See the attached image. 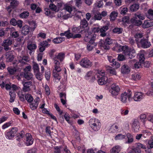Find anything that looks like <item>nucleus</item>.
<instances>
[{"label":"nucleus","mask_w":153,"mask_h":153,"mask_svg":"<svg viewBox=\"0 0 153 153\" xmlns=\"http://www.w3.org/2000/svg\"><path fill=\"white\" fill-rule=\"evenodd\" d=\"M143 36L142 34L140 33L137 34L135 35V40L137 44H138L140 42V41L141 39V38L143 37Z\"/></svg>","instance_id":"nucleus-41"},{"label":"nucleus","mask_w":153,"mask_h":153,"mask_svg":"<svg viewBox=\"0 0 153 153\" xmlns=\"http://www.w3.org/2000/svg\"><path fill=\"white\" fill-rule=\"evenodd\" d=\"M114 41V40L111 39L110 38L107 37L104 43L101 44V47L105 50H108L109 48V45L112 44Z\"/></svg>","instance_id":"nucleus-7"},{"label":"nucleus","mask_w":153,"mask_h":153,"mask_svg":"<svg viewBox=\"0 0 153 153\" xmlns=\"http://www.w3.org/2000/svg\"><path fill=\"white\" fill-rule=\"evenodd\" d=\"M137 18L143 20L145 19V16L143 14L137 13L135 14L134 18L137 19Z\"/></svg>","instance_id":"nucleus-42"},{"label":"nucleus","mask_w":153,"mask_h":153,"mask_svg":"<svg viewBox=\"0 0 153 153\" xmlns=\"http://www.w3.org/2000/svg\"><path fill=\"white\" fill-rule=\"evenodd\" d=\"M5 1L7 2H10V6H9L7 8V10L9 13H10L11 11V10L10 9V7H15L17 5V3L16 1V0H5Z\"/></svg>","instance_id":"nucleus-24"},{"label":"nucleus","mask_w":153,"mask_h":153,"mask_svg":"<svg viewBox=\"0 0 153 153\" xmlns=\"http://www.w3.org/2000/svg\"><path fill=\"white\" fill-rule=\"evenodd\" d=\"M72 30L73 32L74 33H77L79 32V33H83L84 32L83 30H82L80 27L78 26V27H73L72 28Z\"/></svg>","instance_id":"nucleus-32"},{"label":"nucleus","mask_w":153,"mask_h":153,"mask_svg":"<svg viewBox=\"0 0 153 153\" xmlns=\"http://www.w3.org/2000/svg\"><path fill=\"white\" fill-rule=\"evenodd\" d=\"M147 120L153 123V114H149L147 115Z\"/></svg>","instance_id":"nucleus-64"},{"label":"nucleus","mask_w":153,"mask_h":153,"mask_svg":"<svg viewBox=\"0 0 153 153\" xmlns=\"http://www.w3.org/2000/svg\"><path fill=\"white\" fill-rule=\"evenodd\" d=\"M121 49L123 53L127 57L131 59L136 55L135 50L133 48H130L126 45L123 46Z\"/></svg>","instance_id":"nucleus-1"},{"label":"nucleus","mask_w":153,"mask_h":153,"mask_svg":"<svg viewBox=\"0 0 153 153\" xmlns=\"http://www.w3.org/2000/svg\"><path fill=\"white\" fill-rule=\"evenodd\" d=\"M30 69L31 68H25L24 69V77L28 80L31 79L33 78V75L30 72Z\"/></svg>","instance_id":"nucleus-9"},{"label":"nucleus","mask_w":153,"mask_h":153,"mask_svg":"<svg viewBox=\"0 0 153 153\" xmlns=\"http://www.w3.org/2000/svg\"><path fill=\"white\" fill-rule=\"evenodd\" d=\"M60 35L61 36H65L68 38L69 39L71 38V37L72 36V33L70 32L69 30H68L64 32L61 33Z\"/></svg>","instance_id":"nucleus-34"},{"label":"nucleus","mask_w":153,"mask_h":153,"mask_svg":"<svg viewBox=\"0 0 153 153\" xmlns=\"http://www.w3.org/2000/svg\"><path fill=\"white\" fill-rule=\"evenodd\" d=\"M139 122L137 119H134L131 124L132 129L135 132H137L140 128Z\"/></svg>","instance_id":"nucleus-11"},{"label":"nucleus","mask_w":153,"mask_h":153,"mask_svg":"<svg viewBox=\"0 0 153 153\" xmlns=\"http://www.w3.org/2000/svg\"><path fill=\"white\" fill-rule=\"evenodd\" d=\"M96 37V35L95 34L94 35L92 36L89 35L88 36L85 35L84 38V40L86 41H88L89 39H90L89 42H90V43H95L94 41L95 40Z\"/></svg>","instance_id":"nucleus-23"},{"label":"nucleus","mask_w":153,"mask_h":153,"mask_svg":"<svg viewBox=\"0 0 153 153\" xmlns=\"http://www.w3.org/2000/svg\"><path fill=\"white\" fill-rule=\"evenodd\" d=\"M75 15L74 17V20H78L81 18L82 14V13L80 11L76 10L75 11Z\"/></svg>","instance_id":"nucleus-35"},{"label":"nucleus","mask_w":153,"mask_h":153,"mask_svg":"<svg viewBox=\"0 0 153 153\" xmlns=\"http://www.w3.org/2000/svg\"><path fill=\"white\" fill-rule=\"evenodd\" d=\"M120 100L124 103L130 102L132 100V92L131 91L128 90L127 92L122 93L120 96Z\"/></svg>","instance_id":"nucleus-4"},{"label":"nucleus","mask_w":153,"mask_h":153,"mask_svg":"<svg viewBox=\"0 0 153 153\" xmlns=\"http://www.w3.org/2000/svg\"><path fill=\"white\" fill-rule=\"evenodd\" d=\"M147 115H146L144 114H141L140 116V120L144 124H145L146 121L147 120Z\"/></svg>","instance_id":"nucleus-47"},{"label":"nucleus","mask_w":153,"mask_h":153,"mask_svg":"<svg viewBox=\"0 0 153 153\" xmlns=\"http://www.w3.org/2000/svg\"><path fill=\"white\" fill-rule=\"evenodd\" d=\"M119 125L117 124L113 125L110 129V132L113 133H115L118 131L119 130Z\"/></svg>","instance_id":"nucleus-28"},{"label":"nucleus","mask_w":153,"mask_h":153,"mask_svg":"<svg viewBox=\"0 0 153 153\" xmlns=\"http://www.w3.org/2000/svg\"><path fill=\"white\" fill-rule=\"evenodd\" d=\"M73 7L72 5H70L67 4L64 5V7H63V9L66 10L69 13H71L73 10Z\"/></svg>","instance_id":"nucleus-30"},{"label":"nucleus","mask_w":153,"mask_h":153,"mask_svg":"<svg viewBox=\"0 0 153 153\" xmlns=\"http://www.w3.org/2000/svg\"><path fill=\"white\" fill-rule=\"evenodd\" d=\"M139 43L141 44L142 47L144 48H147L151 45L150 42L147 39L144 38L142 39Z\"/></svg>","instance_id":"nucleus-14"},{"label":"nucleus","mask_w":153,"mask_h":153,"mask_svg":"<svg viewBox=\"0 0 153 153\" xmlns=\"http://www.w3.org/2000/svg\"><path fill=\"white\" fill-rule=\"evenodd\" d=\"M108 27L107 25H105L100 28V33H101L100 36L102 37H105L107 34L106 31L108 29Z\"/></svg>","instance_id":"nucleus-22"},{"label":"nucleus","mask_w":153,"mask_h":153,"mask_svg":"<svg viewBox=\"0 0 153 153\" xmlns=\"http://www.w3.org/2000/svg\"><path fill=\"white\" fill-rule=\"evenodd\" d=\"M28 57L27 56H24L22 57V59H19V61L18 64L19 65H18L19 66H20V65L22 64L21 65V66H23V64H25V62H24L23 61H27L28 60Z\"/></svg>","instance_id":"nucleus-40"},{"label":"nucleus","mask_w":153,"mask_h":153,"mask_svg":"<svg viewBox=\"0 0 153 153\" xmlns=\"http://www.w3.org/2000/svg\"><path fill=\"white\" fill-rule=\"evenodd\" d=\"M39 98H36L34 101H32L30 103V107L32 110H35L37 108L39 103Z\"/></svg>","instance_id":"nucleus-17"},{"label":"nucleus","mask_w":153,"mask_h":153,"mask_svg":"<svg viewBox=\"0 0 153 153\" xmlns=\"http://www.w3.org/2000/svg\"><path fill=\"white\" fill-rule=\"evenodd\" d=\"M153 25L152 23L149 22L148 20H145L142 25V27L143 28H146L151 27Z\"/></svg>","instance_id":"nucleus-36"},{"label":"nucleus","mask_w":153,"mask_h":153,"mask_svg":"<svg viewBox=\"0 0 153 153\" xmlns=\"http://www.w3.org/2000/svg\"><path fill=\"white\" fill-rule=\"evenodd\" d=\"M94 19L95 20H100L102 18L100 15V13L99 12H97L94 14Z\"/></svg>","instance_id":"nucleus-59"},{"label":"nucleus","mask_w":153,"mask_h":153,"mask_svg":"<svg viewBox=\"0 0 153 153\" xmlns=\"http://www.w3.org/2000/svg\"><path fill=\"white\" fill-rule=\"evenodd\" d=\"M54 63L55 64V67H59L62 66V63L61 62H60L58 61L57 60L56 58L53 59Z\"/></svg>","instance_id":"nucleus-57"},{"label":"nucleus","mask_w":153,"mask_h":153,"mask_svg":"<svg viewBox=\"0 0 153 153\" xmlns=\"http://www.w3.org/2000/svg\"><path fill=\"white\" fill-rule=\"evenodd\" d=\"M95 73L99 77L100 76H102L98 80V82L99 85H102L107 83L108 81V78L105 76V72L104 70L99 69L95 71Z\"/></svg>","instance_id":"nucleus-3"},{"label":"nucleus","mask_w":153,"mask_h":153,"mask_svg":"<svg viewBox=\"0 0 153 153\" xmlns=\"http://www.w3.org/2000/svg\"><path fill=\"white\" fill-rule=\"evenodd\" d=\"M88 23L85 19H82L80 22V27L84 33L87 32L89 28Z\"/></svg>","instance_id":"nucleus-8"},{"label":"nucleus","mask_w":153,"mask_h":153,"mask_svg":"<svg viewBox=\"0 0 153 153\" xmlns=\"http://www.w3.org/2000/svg\"><path fill=\"white\" fill-rule=\"evenodd\" d=\"M118 13L115 11L112 12L110 14V17L111 20H114L116 17L117 16Z\"/></svg>","instance_id":"nucleus-49"},{"label":"nucleus","mask_w":153,"mask_h":153,"mask_svg":"<svg viewBox=\"0 0 153 153\" xmlns=\"http://www.w3.org/2000/svg\"><path fill=\"white\" fill-rule=\"evenodd\" d=\"M27 48L30 51H34L37 48V46L35 43H31L28 45Z\"/></svg>","instance_id":"nucleus-38"},{"label":"nucleus","mask_w":153,"mask_h":153,"mask_svg":"<svg viewBox=\"0 0 153 153\" xmlns=\"http://www.w3.org/2000/svg\"><path fill=\"white\" fill-rule=\"evenodd\" d=\"M25 98L27 101L30 103L33 101V100L32 96L28 94H27L25 96Z\"/></svg>","instance_id":"nucleus-56"},{"label":"nucleus","mask_w":153,"mask_h":153,"mask_svg":"<svg viewBox=\"0 0 153 153\" xmlns=\"http://www.w3.org/2000/svg\"><path fill=\"white\" fill-rule=\"evenodd\" d=\"M121 147L119 145L113 147L111 150V153H119L121 151Z\"/></svg>","instance_id":"nucleus-25"},{"label":"nucleus","mask_w":153,"mask_h":153,"mask_svg":"<svg viewBox=\"0 0 153 153\" xmlns=\"http://www.w3.org/2000/svg\"><path fill=\"white\" fill-rule=\"evenodd\" d=\"M145 96V95L144 93L140 91H136L134 93L133 99L134 101L138 102L143 99Z\"/></svg>","instance_id":"nucleus-6"},{"label":"nucleus","mask_w":153,"mask_h":153,"mask_svg":"<svg viewBox=\"0 0 153 153\" xmlns=\"http://www.w3.org/2000/svg\"><path fill=\"white\" fill-rule=\"evenodd\" d=\"M17 68H8L7 70L11 74H13L17 71Z\"/></svg>","instance_id":"nucleus-51"},{"label":"nucleus","mask_w":153,"mask_h":153,"mask_svg":"<svg viewBox=\"0 0 153 153\" xmlns=\"http://www.w3.org/2000/svg\"><path fill=\"white\" fill-rule=\"evenodd\" d=\"M11 85L10 83L6 84L3 81H0V86L2 89L5 88L7 90H10L11 88Z\"/></svg>","instance_id":"nucleus-20"},{"label":"nucleus","mask_w":153,"mask_h":153,"mask_svg":"<svg viewBox=\"0 0 153 153\" xmlns=\"http://www.w3.org/2000/svg\"><path fill=\"white\" fill-rule=\"evenodd\" d=\"M12 41L9 39H6L4 41L3 46L6 51H8L10 49L9 46L12 44Z\"/></svg>","instance_id":"nucleus-19"},{"label":"nucleus","mask_w":153,"mask_h":153,"mask_svg":"<svg viewBox=\"0 0 153 153\" xmlns=\"http://www.w3.org/2000/svg\"><path fill=\"white\" fill-rule=\"evenodd\" d=\"M126 136L125 135L121 134H118L116 135L114 137L115 140H122L126 138Z\"/></svg>","instance_id":"nucleus-39"},{"label":"nucleus","mask_w":153,"mask_h":153,"mask_svg":"<svg viewBox=\"0 0 153 153\" xmlns=\"http://www.w3.org/2000/svg\"><path fill=\"white\" fill-rule=\"evenodd\" d=\"M55 149V153H61L62 149V146H55L54 148Z\"/></svg>","instance_id":"nucleus-61"},{"label":"nucleus","mask_w":153,"mask_h":153,"mask_svg":"<svg viewBox=\"0 0 153 153\" xmlns=\"http://www.w3.org/2000/svg\"><path fill=\"white\" fill-rule=\"evenodd\" d=\"M120 88L119 86L116 84H113L109 90V92L113 97H116L118 95Z\"/></svg>","instance_id":"nucleus-5"},{"label":"nucleus","mask_w":153,"mask_h":153,"mask_svg":"<svg viewBox=\"0 0 153 153\" xmlns=\"http://www.w3.org/2000/svg\"><path fill=\"white\" fill-rule=\"evenodd\" d=\"M130 71L129 68H122L121 69V73L123 74H128Z\"/></svg>","instance_id":"nucleus-55"},{"label":"nucleus","mask_w":153,"mask_h":153,"mask_svg":"<svg viewBox=\"0 0 153 153\" xmlns=\"http://www.w3.org/2000/svg\"><path fill=\"white\" fill-rule=\"evenodd\" d=\"M123 30V29L122 28L116 27L113 29V31L114 33L120 34L122 33Z\"/></svg>","instance_id":"nucleus-54"},{"label":"nucleus","mask_w":153,"mask_h":153,"mask_svg":"<svg viewBox=\"0 0 153 153\" xmlns=\"http://www.w3.org/2000/svg\"><path fill=\"white\" fill-rule=\"evenodd\" d=\"M13 122L12 121H10L6 123L2 126V128L3 129H5L11 126Z\"/></svg>","instance_id":"nucleus-53"},{"label":"nucleus","mask_w":153,"mask_h":153,"mask_svg":"<svg viewBox=\"0 0 153 153\" xmlns=\"http://www.w3.org/2000/svg\"><path fill=\"white\" fill-rule=\"evenodd\" d=\"M34 73L37 79L41 81L43 79V75L39 72V68H33Z\"/></svg>","instance_id":"nucleus-16"},{"label":"nucleus","mask_w":153,"mask_h":153,"mask_svg":"<svg viewBox=\"0 0 153 153\" xmlns=\"http://www.w3.org/2000/svg\"><path fill=\"white\" fill-rule=\"evenodd\" d=\"M65 39L63 37H58L54 38L53 42L55 44H59L65 40Z\"/></svg>","instance_id":"nucleus-31"},{"label":"nucleus","mask_w":153,"mask_h":153,"mask_svg":"<svg viewBox=\"0 0 153 153\" xmlns=\"http://www.w3.org/2000/svg\"><path fill=\"white\" fill-rule=\"evenodd\" d=\"M88 124L91 129L95 131L99 130L101 126L100 121L94 117L92 118L89 120Z\"/></svg>","instance_id":"nucleus-2"},{"label":"nucleus","mask_w":153,"mask_h":153,"mask_svg":"<svg viewBox=\"0 0 153 153\" xmlns=\"http://www.w3.org/2000/svg\"><path fill=\"white\" fill-rule=\"evenodd\" d=\"M141 148L146 149V146L140 143H137L136 146L133 149V150L135 153H140L141 151L140 149Z\"/></svg>","instance_id":"nucleus-15"},{"label":"nucleus","mask_w":153,"mask_h":153,"mask_svg":"<svg viewBox=\"0 0 153 153\" xmlns=\"http://www.w3.org/2000/svg\"><path fill=\"white\" fill-rule=\"evenodd\" d=\"M85 78L86 79H91L94 80L95 79L94 74L91 71L88 72L85 75Z\"/></svg>","instance_id":"nucleus-33"},{"label":"nucleus","mask_w":153,"mask_h":153,"mask_svg":"<svg viewBox=\"0 0 153 153\" xmlns=\"http://www.w3.org/2000/svg\"><path fill=\"white\" fill-rule=\"evenodd\" d=\"M13 52L14 51H11L6 53L5 55L7 62H11L13 60L14 57L13 55Z\"/></svg>","instance_id":"nucleus-18"},{"label":"nucleus","mask_w":153,"mask_h":153,"mask_svg":"<svg viewBox=\"0 0 153 153\" xmlns=\"http://www.w3.org/2000/svg\"><path fill=\"white\" fill-rule=\"evenodd\" d=\"M147 17L149 19L153 20V10L151 9H149L148 11Z\"/></svg>","instance_id":"nucleus-43"},{"label":"nucleus","mask_w":153,"mask_h":153,"mask_svg":"<svg viewBox=\"0 0 153 153\" xmlns=\"http://www.w3.org/2000/svg\"><path fill=\"white\" fill-rule=\"evenodd\" d=\"M8 22L7 21H0V27H6L8 25Z\"/></svg>","instance_id":"nucleus-63"},{"label":"nucleus","mask_w":153,"mask_h":153,"mask_svg":"<svg viewBox=\"0 0 153 153\" xmlns=\"http://www.w3.org/2000/svg\"><path fill=\"white\" fill-rule=\"evenodd\" d=\"M65 53H62L60 52L56 56V59H57L59 60L61 62L63 61L65 58Z\"/></svg>","instance_id":"nucleus-29"},{"label":"nucleus","mask_w":153,"mask_h":153,"mask_svg":"<svg viewBox=\"0 0 153 153\" xmlns=\"http://www.w3.org/2000/svg\"><path fill=\"white\" fill-rule=\"evenodd\" d=\"M126 136L127 138V140L125 142V143H132L134 141L133 136L130 133H127L126 134Z\"/></svg>","instance_id":"nucleus-27"},{"label":"nucleus","mask_w":153,"mask_h":153,"mask_svg":"<svg viewBox=\"0 0 153 153\" xmlns=\"http://www.w3.org/2000/svg\"><path fill=\"white\" fill-rule=\"evenodd\" d=\"M131 62L132 64H134V67H140V66H143V63L141 64V63L139 62H135V60L133 59L131 61Z\"/></svg>","instance_id":"nucleus-50"},{"label":"nucleus","mask_w":153,"mask_h":153,"mask_svg":"<svg viewBox=\"0 0 153 153\" xmlns=\"http://www.w3.org/2000/svg\"><path fill=\"white\" fill-rule=\"evenodd\" d=\"M45 89V94L47 95H49L50 93V91L49 86L47 85H45L44 86Z\"/></svg>","instance_id":"nucleus-62"},{"label":"nucleus","mask_w":153,"mask_h":153,"mask_svg":"<svg viewBox=\"0 0 153 153\" xmlns=\"http://www.w3.org/2000/svg\"><path fill=\"white\" fill-rule=\"evenodd\" d=\"M30 32V27L27 25L23 26L21 29V32L23 35L26 36Z\"/></svg>","instance_id":"nucleus-21"},{"label":"nucleus","mask_w":153,"mask_h":153,"mask_svg":"<svg viewBox=\"0 0 153 153\" xmlns=\"http://www.w3.org/2000/svg\"><path fill=\"white\" fill-rule=\"evenodd\" d=\"M33 139L31 134L30 133H27L26 134V140L25 143L27 146H29L33 144Z\"/></svg>","instance_id":"nucleus-10"},{"label":"nucleus","mask_w":153,"mask_h":153,"mask_svg":"<svg viewBox=\"0 0 153 153\" xmlns=\"http://www.w3.org/2000/svg\"><path fill=\"white\" fill-rule=\"evenodd\" d=\"M29 16V12L27 11H24L19 15V16L22 18H26Z\"/></svg>","instance_id":"nucleus-46"},{"label":"nucleus","mask_w":153,"mask_h":153,"mask_svg":"<svg viewBox=\"0 0 153 153\" xmlns=\"http://www.w3.org/2000/svg\"><path fill=\"white\" fill-rule=\"evenodd\" d=\"M136 19H132L131 21L132 22L134 23L135 25L137 26L140 25L142 24V22L140 20H137Z\"/></svg>","instance_id":"nucleus-52"},{"label":"nucleus","mask_w":153,"mask_h":153,"mask_svg":"<svg viewBox=\"0 0 153 153\" xmlns=\"http://www.w3.org/2000/svg\"><path fill=\"white\" fill-rule=\"evenodd\" d=\"M80 64L81 66L83 67L91 66L92 65V62L87 58L82 59Z\"/></svg>","instance_id":"nucleus-12"},{"label":"nucleus","mask_w":153,"mask_h":153,"mask_svg":"<svg viewBox=\"0 0 153 153\" xmlns=\"http://www.w3.org/2000/svg\"><path fill=\"white\" fill-rule=\"evenodd\" d=\"M23 85L22 90L25 92H28L30 90V86L32 85V82L29 81L27 82H22Z\"/></svg>","instance_id":"nucleus-13"},{"label":"nucleus","mask_w":153,"mask_h":153,"mask_svg":"<svg viewBox=\"0 0 153 153\" xmlns=\"http://www.w3.org/2000/svg\"><path fill=\"white\" fill-rule=\"evenodd\" d=\"M5 135L7 138L8 139H13L14 136L13 135L10 131L6 132L5 133Z\"/></svg>","instance_id":"nucleus-58"},{"label":"nucleus","mask_w":153,"mask_h":153,"mask_svg":"<svg viewBox=\"0 0 153 153\" xmlns=\"http://www.w3.org/2000/svg\"><path fill=\"white\" fill-rule=\"evenodd\" d=\"M108 60L109 62L112 63L113 65L112 66L115 65L117 67H119L120 66V64L118 62H117L115 59H113L112 56H108Z\"/></svg>","instance_id":"nucleus-26"},{"label":"nucleus","mask_w":153,"mask_h":153,"mask_svg":"<svg viewBox=\"0 0 153 153\" xmlns=\"http://www.w3.org/2000/svg\"><path fill=\"white\" fill-rule=\"evenodd\" d=\"M97 45L96 43H90L89 42L87 45V49L88 51H91Z\"/></svg>","instance_id":"nucleus-37"},{"label":"nucleus","mask_w":153,"mask_h":153,"mask_svg":"<svg viewBox=\"0 0 153 153\" xmlns=\"http://www.w3.org/2000/svg\"><path fill=\"white\" fill-rule=\"evenodd\" d=\"M141 78V76L139 74H134L131 75V79L134 80L139 79Z\"/></svg>","instance_id":"nucleus-48"},{"label":"nucleus","mask_w":153,"mask_h":153,"mask_svg":"<svg viewBox=\"0 0 153 153\" xmlns=\"http://www.w3.org/2000/svg\"><path fill=\"white\" fill-rule=\"evenodd\" d=\"M139 8V5L137 4H135L131 5L130 7V10L132 11H137Z\"/></svg>","instance_id":"nucleus-44"},{"label":"nucleus","mask_w":153,"mask_h":153,"mask_svg":"<svg viewBox=\"0 0 153 153\" xmlns=\"http://www.w3.org/2000/svg\"><path fill=\"white\" fill-rule=\"evenodd\" d=\"M50 9L52 11L55 12H58L59 10L58 8L53 4H51L49 5Z\"/></svg>","instance_id":"nucleus-45"},{"label":"nucleus","mask_w":153,"mask_h":153,"mask_svg":"<svg viewBox=\"0 0 153 153\" xmlns=\"http://www.w3.org/2000/svg\"><path fill=\"white\" fill-rule=\"evenodd\" d=\"M50 45V44H49L48 42L46 40L41 42L39 44V46H42L45 48L48 47Z\"/></svg>","instance_id":"nucleus-60"}]
</instances>
